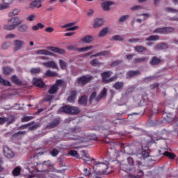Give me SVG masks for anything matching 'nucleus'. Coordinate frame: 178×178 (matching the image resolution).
<instances>
[{"mask_svg": "<svg viewBox=\"0 0 178 178\" xmlns=\"http://www.w3.org/2000/svg\"><path fill=\"white\" fill-rule=\"evenodd\" d=\"M3 74H5L6 76H8V74H10V73H12V69L8 67H4L3 68Z\"/></svg>", "mask_w": 178, "mask_h": 178, "instance_id": "40", "label": "nucleus"}, {"mask_svg": "<svg viewBox=\"0 0 178 178\" xmlns=\"http://www.w3.org/2000/svg\"><path fill=\"white\" fill-rule=\"evenodd\" d=\"M19 12L20 11L17 9L13 10L11 12L9 13L10 17H13V16H16L19 15Z\"/></svg>", "mask_w": 178, "mask_h": 178, "instance_id": "47", "label": "nucleus"}, {"mask_svg": "<svg viewBox=\"0 0 178 178\" xmlns=\"http://www.w3.org/2000/svg\"><path fill=\"white\" fill-rule=\"evenodd\" d=\"M2 2L9 7L13 2H15V0H2Z\"/></svg>", "mask_w": 178, "mask_h": 178, "instance_id": "52", "label": "nucleus"}, {"mask_svg": "<svg viewBox=\"0 0 178 178\" xmlns=\"http://www.w3.org/2000/svg\"><path fill=\"white\" fill-rule=\"evenodd\" d=\"M33 124H34V121H33V122L29 123L28 124L22 125V126L21 127V129H27V127H28V126H29V127H30V126H33Z\"/></svg>", "mask_w": 178, "mask_h": 178, "instance_id": "63", "label": "nucleus"}, {"mask_svg": "<svg viewBox=\"0 0 178 178\" xmlns=\"http://www.w3.org/2000/svg\"><path fill=\"white\" fill-rule=\"evenodd\" d=\"M159 155H163L164 156H176V154L167 151H163V149L159 150Z\"/></svg>", "mask_w": 178, "mask_h": 178, "instance_id": "30", "label": "nucleus"}, {"mask_svg": "<svg viewBox=\"0 0 178 178\" xmlns=\"http://www.w3.org/2000/svg\"><path fill=\"white\" fill-rule=\"evenodd\" d=\"M106 92H108V90H106V88H104L103 90H102L100 94L98 95V97L96 98V101H101V99H102V98H104V97L106 95Z\"/></svg>", "mask_w": 178, "mask_h": 178, "instance_id": "28", "label": "nucleus"}, {"mask_svg": "<svg viewBox=\"0 0 178 178\" xmlns=\"http://www.w3.org/2000/svg\"><path fill=\"white\" fill-rule=\"evenodd\" d=\"M165 12H171V13H177L178 10L175 8L167 7L165 8Z\"/></svg>", "mask_w": 178, "mask_h": 178, "instance_id": "50", "label": "nucleus"}, {"mask_svg": "<svg viewBox=\"0 0 178 178\" xmlns=\"http://www.w3.org/2000/svg\"><path fill=\"white\" fill-rule=\"evenodd\" d=\"M139 74H141V72L138 70L129 71L127 73V79H131L132 77H136V76H139Z\"/></svg>", "mask_w": 178, "mask_h": 178, "instance_id": "19", "label": "nucleus"}, {"mask_svg": "<svg viewBox=\"0 0 178 178\" xmlns=\"http://www.w3.org/2000/svg\"><path fill=\"white\" fill-rule=\"evenodd\" d=\"M94 79V77L91 75H83L79 78L76 79V81L79 86L84 87V86L88 84V83H91V81Z\"/></svg>", "mask_w": 178, "mask_h": 178, "instance_id": "5", "label": "nucleus"}, {"mask_svg": "<svg viewBox=\"0 0 178 178\" xmlns=\"http://www.w3.org/2000/svg\"><path fill=\"white\" fill-rule=\"evenodd\" d=\"M105 21L102 18H96L93 22V27L94 29H99V27H102Z\"/></svg>", "mask_w": 178, "mask_h": 178, "instance_id": "11", "label": "nucleus"}, {"mask_svg": "<svg viewBox=\"0 0 178 178\" xmlns=\"http://www.w3.org/2000/svg\"><path fill=\"white\" fill-rule=\"evenodd\" d=\"M168 46L165 43H160L154 47V49H166Z\"/></svg>", "mask_w": 178, "mask_h": 178, "instance_id": "36", "label": "nucleus"}, {"mask_svg": "<svg viewBox=\"0 0 178 178\" xmlns=\"http://www.w3.org/2000/svg\"><path fill=\"white\" fill-rule=\"evenodd\" d=\"M63 86H65L63 80H57L56 84L53 85L48 90L49 94H56V91L58 90V87H62Z\"/></svg>", "mask_w": 178, "mask_h": 178, "instance_id": "6", "label": "nucleus"}, {"mask_svg": "<svg viewBox=\"0 0 178 178\" xmlns=\"http://www.w3.org/2000/svg\"><path fill=\"white\" fill-rule=\"evenodd\" d=\"M76 24V22H71L68 23L67 24H65L62 26V29H67L66 31H74V30H79V26H74Z\"/></svg>", "mask_w": 178, "mask_h": 178, "instance_id": "10", "label": "nucleus"}, {"mask_svg": "<svg viewBox=\"0 0 178 178\" xmlns=\"http://www.w3.org/2000/svg\"><path fill=\"white\" fill-rule=\"evenodd\" d=\"M8 24L3 25V30L7 31H12L19 27L20 24H23V19H20L19 17H13L7 19Z\"/></svg>", "mask_w": 178, "mask_h": 178, "instance_id": "1", "label": "nucleus"}, {"mask_svg": "<svg viewBox=\"0 0 178 178\" xmlns=\"http://www.w3.org/2000/svg\"><path fill=\"white\" fill-rule=\"evenodd\" d=\"M143 6H134L131 8V10H141Z\"/></svg>", "mask_w": 178, "mask_h": 178, "instance_id": "58", "label": "nucleus"}, {"mask_svg": "<svg viewBox=\"0 0 178 178\" xmlns=\"http://www.w3.org/2000/svg\"><path fill=\"white\" fill-rule=\"evenodd\" d=\"M11 80H12L13 83H15V84H22V81L20 80H19L17 79V76H16L15 75L11 77Z\"/></svg>", "mask_w": 178, "mask_h": 178, "instance_id": "46", "label": "nucleus"}, {"mask_svg": "<svg viewBox=\"0 0 178 178\" xmlns=\"http://www.w3.org/2000/svg\"><path fill=\"white\" fill-rule=\"evenodd\" d=\"M67 49H68V51H77V49H79V48L76 47V46H74V45H70V46L67 47Z\"/></svg>", "mask_w": 178, "mask_h": 178, "instance_id": "55", "label": "nucleus"}, {"mask_svg": "<svg viewBox=\"0 0 178 178\" xmlns=\"http://www.w3.org/2000/svg\"><path fill=\"white\" fill-rule=\"evenodd\" d=\"M0 84L1 86H5L6 87H10V82L8 80L4 79L2 76H0Z\"/></svg>", "mask_w": 178, "mask_h": 178, "instance_id": "31", "label": "nucleus"}, {"mask_svg": "<svg viewBox=\"0 0 178 178\" xmlns=\"http://www.w3.org/2000/svg\"><path fill=\"white\" fill-rule=\"evenodd\" d=\"M44 27H45V26L41 23H38L36 25H34L32 27V30L33 31H37L38 30H40V29H44Z\"/></svg>", "mask_w": 178, "mask_h": 178, "instance_id": "35", "label": "nucleus"}, {"mask_svg": "<svg viewBox=\"0 0 178 178\" xmlns=\"http://www.w3.org/2000/svg\"><path fill=\"white\" fill-rule=\"evenodd\" d=\"M113 87L115 88V90H122L123 87H124V83L122 81L115 82Z\"/></svg>", "mask_w": 178, "mask_h": 178, "instance_id": "25", "label": "nucleus"}, {"mask_svg": "<svg viewBox=\"0 0 178 178\" xmlns=\"http://www.w3.org/2000/svg\"><path fill=\"white\" fill-rule=\"evenodd\" d=\"M147 49L143 46H136L134 47V50L136 52H144Z\"/></svg>", "mask_w": 178, "mask_h": 178, "instance_id": "43", "label": "nucleus"}, {"mask_svg": "<svg viewBox=\"0 0 178 178\" xmlns=\"http://www.w3.org/2000/svg\"><path fill=\"white\" fill-rule=\"evenodd\" d=\"M83 172H83L84 176H90V175H91V172H90V171L87 168H85L83 170Z\"/></svg>", "mask_w": 178, "mask_h": 178, "instance_id": "64", "label": "nucleus"}, {"mask_svg": "<svg viewBox=\"0 0 178 178\" xmlns=\"http://www.w3.org/2000/svg\"><path fill=\"white\" fill-rule=\"evenodd\" d=\"M3 154L4 156H15V153L8 146H3Z\"/></svg>", "mask_w": 178, "mask_h": 178, "instance_id": "14", "label": "nucleus"}, {"mask_svg": "<svg viewBox=\"0 0 178 178\" xmlns=\"http://www.w3.org/2000/svg\"><path fill=\"white\" fill-rule=\"evenodd\" d=\"M28 22H34L35 20V15H31L26 17Z\"/></svg>", "mask_w": 178, "mask_h": 178, "instance_id": "53", "label": "nucleus"}, {"mask_svg": "<svg viewBox=\"0 0 178 178\" xmlns=\"http://www.w3.org/2000/svg\"><path fill=\"white\" fill-rule=\"evenodd\" d=\"M67 155H70L71 156H77V151L70 150L68 152Z\"/></svg>", "mask_w": 178, "mask_h": 178, "instance_id": "59", "label": "nucleus"}, {"mask_svg": "<svg viewBox=\"0 0 178 178\" xmlns=\"http://www.w3.org/2000/svg\"><path fill=\"white\" fill-rule=\"evenodd\" d=\"M78 104L79 105H87V96L81 97L78 100Z\"/></svg>", "mask_w": 178, "mask_h": 178, "instance_id": "32", "label": "nucleus"}, {"mask_svg": "<svg viewBox=\"0 0 178 178\" xmlns=\"http://www.w3.org/2000/svg\"><path fill=\"white\" fill-rule=\"evenodd\" d=\"M59 65L62 70H65V69L67 67V63L65 62V60H59Z\"/></svg>", "mask_w": 178, "mask_h": 178, "instance_id": "38", "label": "nucleus"}, {"mask_svg": "<svg viewBox=\"0 0 178 178\" xmlns=\"http://www.w3.org/2000/svg\"><path fill=\"white\" fill-rule=\"evenodd\" d=\"M33 119V117L25 116L22 119V122H30Z\"/></svg>", "mask_w": 178, "mask_h": 178, "instance_id": "60", "label": "nucleus"}, {"mask_svg": "<svg viewBox=\"0 0 178 178\" xmlns=\"http://www.w3.org/2000/svg\"><path fill=\"white\" fill-rule=\"evenodd\" d=\"M154 34H164V27L157 28L153 31Z\"/></svg>", "mask_w": 178, "mask_h": 178, "instance_id": "41", "label": "nucleus"}, {"mask_svg": "<svg viewBox=\"0 0 178 178\" xmlns=\"http://www.w3.org/2000/svg\"><path fill=\"white\" fill-rule=\"evenodd\" d=\"M21 172L22 168L20 167H16L15 168H14L12 173L13 176L17 177L20 175Z\"/></svg>", "mask_w": 178, "mask_h": 178, "instance_id": "34", "label": "nucleus"}, {"mask_svg": "<svg viewBox=\"0 0 178 178\" xmlns=\"http://www.w3.org/2000/svg\"><path fill=\"white\" fill-rule=\"evenodd\" d=\"M142 156H149V150L145 149L141 152Z\"/></svg>", "mask_w": 178, "mask_h": 178, "instance_id": "54", "label": "nucleus"}, {"mask_svg": "<svg viewBox=\"0 0 178 178\" xmlns=\"http://www.w3.org/2000/svg\"><path fill=\"white\" fill-rule=\"evenodd\" d=\"M35 54L36 55H45L46 56H54V53L45 49L37 50Z\"/></svg>", "mask_w": 178, "mask_h": 178, "instance_id": "15", "label": "nucleus"}, {"mask_svg": "<svg viewBox=\"0 0 178 178\" xmlns=\"http://www.w3.org/2000/svg\"><path fill=\"white\" fill-rule=\"evenodd\" d=\"M58 112H63L64 113H67V115H79L81 110L76 106L66 105L60 108H59Z\"/></svg>", "mask_w": 178, "mask_h": 178, "instance_id": "2", "label": "nucleus"}, {"mask_svg": "<svg viewBox=\"0 0 178 178\" xmlns=\"http://www.w3.org/2000/svg\"><path fill=\"white\" fill-rule=\"evenodd\" d=\"M31 74H39V73H41V69L38 67V68H32L30 70Z\"/></svg>", "mask_w": 178, "mask_h": 178, "instance_id": "45", "label": "nucleus"}, {"mask_svg": "<svg viewBox=\"0 0 178 178\" xmlns=\"http://www.w3.org/2000/svg\"><path fill=\"white\" fill-rule=\"evenodd\" d=\"M40 126V123L35 124L34 125L30 127L29 128V130H36V129H38Z\"/></svg>", "mask_w": 178, "mask_h": 178, "instance_id": "57", "label": "nucleus"}, {"mask_svg": "<svg viewBox=\"0 0 178 178\" xmlns=\"http://www.w3.org/2000/svg\"><path fill=\"white\" fill-rule=\"evenodd\" d=\"M17 30L19 33H27L29 30V25L26 24H20L17 26Z\"/></svg>", "mask_w": 178, "mask_h": 178, "instance_id": "21", "label": "nucleus"}, {"mask_svg": "<svg viewBox=\"0 0 178 178\" xmlns=\"http://www.w3.org/2000/svg\"><path fill=\"white\" fill-rule=\"evenodd\" d=\"M29 6L32 9L34 8H37L38 9L42 7V4L40 3L38 0H35L29 4Z\"/></svg>", "mask_w": 178, "mask_h": 178, "instance_id": "24", "label": "nucleus"}, {"mask_svg": "<svg viewBox=\"0 0 178 178\" xmlns=\"http://www.w3.org/2000/svg\"><path fill=\"white\" fill-rule=\"evenodd\" d=\"M77 159H83L85 163H88V165H99L100 162H97L95 159L90 156H83V157H76Z\"/></svg>", "mask_w": 178, "mask_h": 178, "instance_id": "8", "label": "nucleus"}, {"mask_svg": "<svg viewBox=\"0 0 178 178\" xmlns=\"http://www.w3.org/2000/svg\"><path fill=\"white\" fill-rule=\"evenodd\" d=\"M91 66H100V65H103V63H99V61L97 58H94L90 62Z\"/></svg>", "mask_w": 178, "mask_h": 178, "instance_id": "39", "label": "nucleus"}, {"mask_svg": "<svg viewBox=\"0 0 178 178\" xmlns=\"http://www.w3.org/2000/svg\"><path fill=\"white\" fill-rule=\"evenodd\" d=\"M24 45H26V43H24V41L22 40L17 39L14 40L13 42V51L14 52H17V51H20L24 48Z\"/></svg>", "mask_w": 178, "mask_h": 178, "instance_id": "7", "label": "nucleus"}, {"mask_svg": "<svg viewBox=\"0 0 178 178\" xmlns=\"http://www.w3.org/2000/svg\"><path fill=\"white\" fill-rule=\"evenodd\" d=\"M9 8V6L6 5L5 3L0 4V10H5V9Z\"/></svg>", "mask_w": 178, "mask_h": 178, "instance_id": "56", "label": "nucleus"}, {"mask_svg": "<svg viewBox=\"0 0 178 178\" xmlns=\"http://www.w3.org/2000/svg\"><path fill=\"white\" fill-rule=\"evenodd\" d=\"M113 74L112 71H106L101 74L102 83L104 84H109V83H112V81H116L118 80V75H115L114 76L111 78V76Z\"/></svg>", "mask_w": 178, "mask_h": 178, "instance_id": "3", "label": "nucleus"}, {"mask_svg": "<svg viewBox=\"0 0 178 178\" xmlns=\"http://www.w3.org/2000/svg\"><path fill=\"white\" fill-rule=\"evenodd\" d=\"M162 62V60L158 57H153L152 58V60L150 61V65H152L153 66H156V65H159Z\"/></svg>", "mask_w": 178, "mask_h": 178, "instance_id": "27", "label": "nucleus"}, {"mask_svg": "<svg viewBox=\"0 0 178 178\" xmlns=\"http://www.w3.org/2000/svg\"><path fill=\"white\" fill-rule=\"evenodd\" d=\"M131 166H134V159L132 157H127L121 161L120 169H122L124 172H130Z\"/></svg>", "mask_w": 178, "mask_h": 178, "instance_id": "4", "label": "nucleus"}, {"mask_svg": "<svg viewBox=\"0 0 178 178\" xmlns=\"http://www.w3.org/2000/svg\"><path fill=\"white\" fill-rule=\"evenodd\" d=\"M9 121V118H6V117H0V124H5V123H6V122Z\"/></svg>", "mask_w": 178, "mask_h": 178, "instance_id": "51", "label": "nucleus"}, {"mask_svg": "<svg viewBox=\"0 0 178 178\" xmlns=\"http://www.w3.org/2000/svg\"><path fill=\"white\" fill-rule=\"evenodd\" d=\"M44 76H46V77H56L58 73L49 70L44 73Z\"/></svg>", "mask_w": 178, "mask_h": 178, "instance_id": "33", "label": "nucleus"}, {"mask_svg": "<svg viewBox=\"0 0 178 178\" xmlns=\"http://www.w3.org/2000/svg\"><path fill=\"white\" fill-rule=\"evenodd\" d=\"M141 161H143L145 166L148 168H151V166H154L156 160L155 159H152L151 156H144L141 159Z\"/></svg>", "mask_w": 178, "mask_h": 178, "instance_id": "9", "label": "nucleus"}, {"mask_svg": "<svg viewBox=\"0 0 178 178\" xmlns=\"http://www.w3.org/2000/svg\"><path fill=\"white\" fill-rule=\"evenodd\" d=\"M109 33V27L103 28L99 33L98 36L101 38L106 37Z\"/></svg>", "mask_w": 178, "mask_h": 178, "instance_id": "18", "label": "nucleus"}, {"mask_svg": "<svg viewBox=\"0 0 178 178\" xmlns=\"http://www.w3.org/2000/svg\"><path fill=\"white\" fill-rule=\"evenodd\" d=\"M60 123V121L59 120L56 119L53 122H50L48 125H47L46 129H54V127H56L58 124Z\"/></svg>", "mask_w": 178, "mask_h": 178, "instance_id": "23", "label": "nucleus"}, {"mask_svg": "<svg viewBox=\"0 0 178 178\" xmlns=\"http://www.w3.org/2000/svg\"><path fill=\"white\" fill-rule=\"evenodd\" d=\"M159 37L158 35H150L149 38H146V41H158Z\"/></svg>", "mask_w": 178, "mask_h": 178, "instance_id": "42", "label": "nucleus"}, {"mask_svg": "<svg viewBox=\"0 0 178 178\" xmlns=\"http://www.w3.org/2000/svg\"><path fill=\"white\" fill-rule=\"evenodd\" d=\"M134 63H143V62H148V57L136 58L134 60Z\"/></svg>", "mask_w": 178, "mask_h": 178, "instance_id": "29", "label": "nucleus"}, {"mask_svg": "<svg viewBox=\"0 0 178 178\" xmlns=\"http://www.w3.org/2000/svg\"><path fill=\"white\" fill-rule=\"evenodd\" d=\"M127 19H129V15H123L119 18L118 22L119 23H123L124 22H126Z\"/></svg>", "mask_w": 178, "mask_h": 178, "instance_id": "49", "label": "nucleus"}, {"mask_svg": "<svg viewBox=\"0 0 178 178\" xmlns=\"http://www.w3.org/2000/svg\"><path fill=\"white\" fill-rule=\"evenodd\" d=\"M107 55H109V51H102L98 53H96L95 54H92L90 56V59L92 58H97V56H106Z\"/></svg>", "mask_w": 178, "mask_h": 178, "instance_id": "22", "label": "nucleus"}, {"mask_svg": "<svg viewBox=\"0 0 178 178\" xmlns=\"http://www.w3.org/2000/svg\"><path fill=\"white\" fill-rule=\"evenodd\" d=\"M116 152V149L113 148H111L110 151H108L107 155H115L113 153Z\"/></svg>", "mask_w": 178, "mask_h": 178, "instance_id": "62", "label": "nucleus"}, {"mask_svg": "<svg viewBox=\"0 0 178 178\" xmlns=\"http://www.w3.org/2000/svg\"><path fill=\"white\" fill-rule=\"evenodd\" d=\"M175 28L173 27H164V34H169V33H173Z\"/></svg>", "mask_w": 178, "mask_h": 178, "instance_id": "44", "label": "nucleus"}, {"mask_svg": "<svg viewBox=\"0 0 178 178\" xmlns=\"http://www.w3.org/2000/svg\"><path fill=\"white\" fill-rule=\"evenodd\" d=\"M124 38L122 37L120 35H115L112 37L111 41H124Z\"/></svg>", "mask_w": 178, "mask_h": 178, "instance_id": "37", "label": "nucleus"}, {"mask_svg": "<svg viewBox=\"0 0 178 178\" xmlns=\"http://www.w3.org/2000/svg\"><path fill=\"white\" fill-rule=\"evenodd\" d=\"M11 46H12V43L10 42H7L3 44L1 48L2 49H8V48H10Z\"/></svg>", "mask_w": 178, "mask_h": 178, "instance_id": "48", "label": "nucleus"}, {"mask_svg": "<svg viewBox=\"0 0 178 178\" xmlns=\"http://www.w3.org/2000/svg\"><path fill=\"white\" fill-rule=\"evenodd\" d=\"M76 95H77V92L75 90L71 91L67 101L70 102V104H74V101H76Z\"/></svg>", "mask_w": 178, "mask_h": 178, "instance_id": "17", "label": "nucleus"}, {"mask_svg": "<svg viewBox=\"0 0 178 178\" xmlns=\"http://www.w3.org/2000/svg\"><path fill=\"white\" fill-rule=\"evenodd\" d=\"M33 84L37 87H40L41 88H42V87L45 86V83H44V81H42V79H37V78L33 79Z\"/></svg>", "mask_w": 178, "mask_h": 178, "instance_id": "20", "label": "nucleus"}, {"mask_svg": "<svg viewBox=\"0 0 178 178\" xmlns=\"http://www.w3.org/2000/svg\"><path fill=\"white\" fill-rule=\"evenodd\" d=\"M47 49L52 51V52H56V54H59L60 55H63L65 52V49L54 47H47Z\"/></svg>", "mask_w": 178, "mask_h": 178, "instance_id": "16", "label": "nucleus"}, {"mask_svg": "<svg viewBox=\"0 0 178 178\" xmlns=\"http://www.w3.org/2000/svg\"><path fill=\"white\" fill-rule=\"evenodd\" d=\"M42 65L44 66V67H51V69H56L58 70V64L55 63V61H47L42 63Z\"/></svg>", "mask_w": 178, "mask_h": 178, "instance_id": "12", "label": "nucleus"}, {"mask_svg": "<svg viewBox=\"0 0 178 178\" xmlns=\"http://www.w3.org/2000/svg\"><path fill=\"white\" fill-rule=\"evenodd\" d=\"M113 5H115V2L113 1H104L102 3V8L103 9V10H111V6H112Z\"/></svg>", "mask_w": 178, "mask_h": 178, "instance_id": "13", "label": "nucleus"}, {"mask_svg": "<svg viewBox=\"0 0 178 178\" xmlns=\"http://www.w3.org/2000/svg\"><path fill=\"white\" fill-rule=\"evenodd\" d=\"M120 63H122V60H117V61H114L113 63H112L111 64V66L113 67V66H118V65H120Z\"/></svg>", "mask_w": 178, "mask_h": 178, "instance_id": "61", "label": "nucleus"}, {"mask_svg": "<svg viewBox=\"0 0 178 178\" xmlns=\"http://www.w3.org/2000/svg\"><path fill=\"white\" fill-rule=\"evenodd\" d=\"M81 41L85 42V44H90L94 41V38L91 35H86L81 38Z\"/></svg>", "mask_w": 178, "mask_h": 178, "instance_id": "26", "label": "nucleus"}]
</instances>
